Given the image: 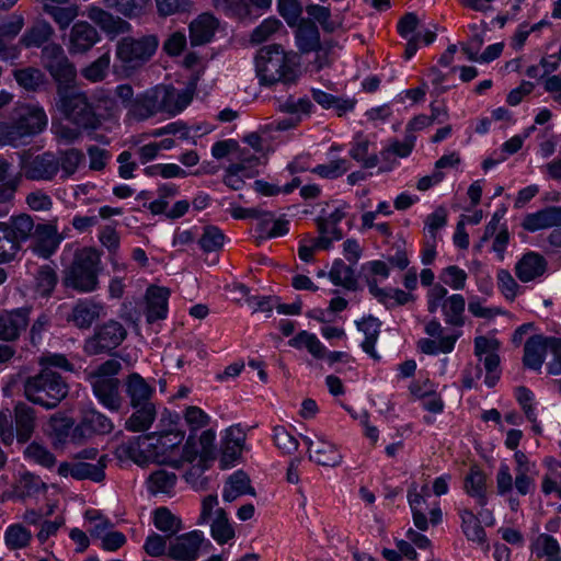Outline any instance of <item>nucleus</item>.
Instances as JSON below:
<instances>
[{"mask_svg": "<svg viewBox=\"0 0 561 561\" xmlns=\"http://www.w3.org/2000/svg\"><path fill=\"white\" fill-rule=\"evenodd\" d=\"M57 110L72 124L85 130H95L103 126L104 121L117 123L118 107L111 98L104 99L106 115L93 111L84 92L68 88H57Z\"/></svg>", "mask_w": 561, "mask_h": 561, "instance_id": "f257e3e1", "label": "nucleus"}, {"mask_svg": "<svg viewBox=\"0 0 561 561\" xmlns=\"http://www.w3.org/2000/svg\"><path fill=\"white\" fill-rule=\"evenodd\" d=\"M191 88L178 90L171 85L159 84L138 95L128 107V114L137 121L148 119L164 113L175 116L186 108L193 100Z\"/></svg>", "mask_w": 561, "mask_h": 561, "instance_id": "f03ea898", "label": "nucleus"}, {"mask_svg": "<svg viewBox=\"0 0 561 561\" xmlns=\"http://www.w3.org/2000/svg\"><path fill=\"white\" fill-rule=\"evenodd\" d=\"M296 66V55L286 53L279 45L261 48L256 57V73L265 85L294 81Z\"/></svg>", "mask_w": 561, "mask_h": 561, "instance_id": "7ed1b4c3", "label": "nucleus"}, {"mask_svg": "<svg viewBox=\"0 0 561 561\" xmlns=\"http://www.w3.org/2000/svg\"><path fill=\"white\" fill-rule=\"evenodd\" d=\"M101 253L94 248H82L66 268L62 283L79 293L94 291L99 286Z\"/></svg>", "mask_w": 561, "mask_h": 561, "instance_id": "20e7f679", "label": "nucleus"}, {"mask_svg": "<svg viewBox=\"0 0 561 561\" xmlns=\"http://www.w3.org/2000/svg\"><path fill=\"white\" fill-rule=\"evenodd\" d=\"M516 463L513 477L508 465L501 463L496 472V491L499 495L511 494L515 488L517 494L525 496L535 490L537 467L525 453L516 450L514 454Z\"/></svg>", "mask_w": 561, "mask_h": 561, "instance_id": "39448f33", "label": "nucleus"}, {"mask_svg": "<svg viewBox=\"0 0 561 561\" xmlns=\"http://www.w3.org/2000/svg\"><path fill=\"white\" fill-rule=\"evenodd\" d=\"M26 398L46 409H54L66 398L68 386L62 378L49 369L28 378L24 386Z\"/></svg>", "mask_w": 561, "mask_h": 561, "instance_id": "423d86ee", "label": "nucleus"}, {"mask_svg": "<svg viewBox=\"0 0 561 561\" xmlns=\"http://www.w3.org/2000/svg\"><path fill=\"white\" fill-rule=\"evenodd\" d=\"M122 368L116 359H108L95 370L88 374V380L99 402L111 411H118L122 405L119 381L115 377Z\"/></svg>", "mask_w": 561, "mask_h": 561, "instance_id": "0eeeda50", "label": "nucleus"}, {"mask_svg": "<svg viewBox=\"0 0 561 561\" xmlns=\"http://www.w3.org/2000/svg\"><path fill=\"white\" fill-rule=\"evenodd\" d=\"M33 228L34 221L27 214L0 221V264L10 262L18 255L22 242L31 238Z\"/></svg>", "mask_w": 561, "mask_h": 561, "instance_id": "6e6552de", "label": "nucleus"}, {"mask_svg": "<svg viewBox=\"0 0 561 561\" xmlns=\"http://www.w3.org/2000/svg\"><path fill=\"white\" fill-rule=\"evenodd\" d=\"M426 305L430 313L439 309L447 324L462 327L465 324L466 300L460 294L448 295V290L442 284H435L426 293Z\"/></svg>", "mask_w": 561, "mask_h": 561, "instance_id": "1a4fd4ad", "label": "nucleus"}, {"mask_svg": "<svg viewBox=\"0 0 561 561\" xmlns=\"http://www.w3.org/2000/svg\"><path fill=\"white\" fill-rule=\"evenodd\" d=\"M157 47L158 41L151 35L139 38L124 37L117 43L116 57L125 67L136 69L153 56Z\"/></svg>", "mask_w": 561, "mask_h": 561, "instance_id": "9d476101", "label": "nucleus"}, {"mask_svg": "<svg viewBox=\"0 0 561 561\" xmlns=\"http://www.w3.org/2000/svg\"><path fill=\"white\" fill-rule=\"evenodd\" d=\"M424 332L428 337L417 341V348L426 355L436 356L439 354H449L454 351L457 340L461 333L449 331L436 320H430L424 325Z\"/></svg>", "mask_w": 561, "mask_h": 561, "instance_id": "9b49d317", "label": "nucleus"}, {"mask_svg": "<svg viewBox=\"0 0 561 561\" xmlns=\"http://www.w3.org/2000/svg\"><path fill=\"white\" fill-rule=\"evenodd\" d=\"M41 60L43 67L49 72L58 87H64L76 79V68L59 44L51 43L44 46Z\"/></svg>", "mask_w": 561, "mask_h": 561, "instance_id": "f8f14e48", "label": "nucleus"}, {"mask_svg": "<svg viewBox=\"0 0 561 561\" xmlns=\"http://www.w3.org/2000/svg\"><path fill=\"white\" fill-rule=\"evenodd\" d=\"M21 175L31 181L51 182L58 175L56 154L50 151L24 154L20 162Z\"/></svg>", "mask_w": 561, "mask_h": 561, "instance_id": "ddd939ff", "label": "nucleus"}, {"mask_svg": "<svg viewBox=\"0 0 561 561\" xmlns=\"http://www.w3.org/2000/svg\"><path fill=\"white\" fill-rule=\"evenodd\" d=\"M125 328L117 321L111 320L101 325L93 336L88 339L84 351L89 355H98L116 348L126 339Z\"/></svg>", "mask_w": 561, "mask_h": 561, "instance_id": "4468645a", "label": "nucleus"}, {"mask_svg": "<svg viewBox=\"0 0 561 561\" xmlns=\"http://www.w3.org/2000/svg\"><path fill=\"white\" fill-rule=\"evenodd\" d=\"M13 119L27 138L41 134L48 124L45 110L37 103L18 104L13 108Z\"/></svg>", "mask_w": 561, "mask_h": 561, "instance_id": "2eb2a0df", "label": "nucleus"}, {"mask_svg": "<svg viewBox=\"0 0 561 561\" xmlns=\"http://www.w3.org/2000/svg\"><path fill=\"white\" fill-rule=\"evenodd\" d=\"M499 348L500 343L496 339L486 336H478L474 339V355L483 363L486 371L484 381L489 387L495 386L500 379Z\"/></svg>", "mask_w": 561, "mask_h": 561, "instance_id": "dca6fc26", "label": "nucleus"}, {"mask_svg": "<svg viewBox=\"0 0 561 561\" xmlns=\"http://www.w3.org/2000/svg\"><path fill=\"white\" fill-rule=\"evenodd\" d=\"M204 541V534L201 530L176 536L169 542L168 557L175 561H196Z\"/></svg>", "mask_w": 561, "mask_h": 561, "instance_id": "f3484780", "label": "nucleus"}, {"mask_svg": "<svg viewBox=\"0 0 561 561\" xmlns=\"http://www.w3.org/2000/svg\"><path fill=\"white\" fill-rule=\"evenodd\" d=\"M119 450L135 463L147 466L162 459L161 454L157 451L154 433L133 438L121 446Z\"/></svg>", "mask_w": 561, "mask_h": 561, "instance_id": "a211bd4d", "label": "nucleus"}, {"mask_svg": "<svg viewBox=\"0 0 561 561\" xmlns=\"http://www.w3.org/2000/svg\"><path fill=\"white\" fill-rule=\"evenodd\" d=\"M307 445L309 459L320 466L336 467L341 465L343 456L337 446L324 436L316 435V440L309 436L302 437Z\"/></svg>", "mask_w": 561, "mask_h": 561, "instance_id": "6ab92c4d", "label": "nucleus"}, {"mask_svg": "<svg viewBox=\"0 0 561 561\" xmlns=\"http://www.w3.org/2000/svg\"><path fill=\"white\" fill-rule=\"evenodd\" d=\"M31 237V250L43 259L50 257L62 240L57 227L51 224L34 225Z\"/></svg>", "mask_w": 561, "mask_h": 561, "instance_id": "aec40b11", "label": "nucleus"}, {"mask_svg": "<svg viewBox=\"0 0 561 561\" xmlns=\"http://www.w3.org/2000/svg\"><path fill=\"white\" fill-rule=\"evenodd\" d=\"M261 159L254 154L242 153V159L238 163L229 165L225 172L224 182L230 188L241 190L245 180L253 179L259 174Z\"/></svg>", "mask_w": 561, "mask_h": 561, "instance_id": "412c9836", "label": "nucleus"}, {"mask_svg": "<svg viewBox=\"0 0 561 561\" xmlns=\"http://www.w3.org/2000/svg\"><path fill=\"white\" fill-rule=\"evenodd\" d=\"M245 433L239 425L228 427L221 438L219 465L221 469L233 467L241 457Z\"/></svg>", "mask_w": 561, "mask_h": 561, "instance_id": "4be33fe9", "label": "nucleus"}, {"mask_svg": "<svg viewBox=\"0 0 561 561\" xmlns=\"http://www.w3.org/2000/svg\"><path fill=\"white\" fill-rule=\"evenodd\" d=\"M548 270L543 255L535 251L524 253L515 263L514 273L522 283L539 280Z\"/></svg>", "mask_w": 561, "mask_h": 561, "instance_id": "5701e85b", "label": "nucleus"}, {"mask_svg": "<svg viewBox=\"0 0 561 561\" xmlns=\"http://www.w3.org/2000/svg\"><path fill=\"white\" fill-rule=\"evenodd\" d=\"M30 311L25 308L0 313V340L14 341L27 328Z\"/></svg>", "mask_w": 561, "mask_h": 561, "instance_id": "b1692460", "label": "nucleus"}, {"mask_svg": "<svg viewBox=\"0 0 561 561\" xmlns=\"http://www.w3.org/2000/svg\"><path fill=\"white\" fill-rule=\"evenodd\" d=\"M554 339L543 335H534L527 340L524 346L523 362L527 368L539 370L545 362L547 351H552Z\"/></svg>", "mask_w": 561, "mask_h": 561, "instance_id": "393cba45", "label": "nucleus"}, {"mask_svg": "<svg viewBox=\"0 0 561 561\" xmlns=\"http://www.w3.org/2000/svg\"><path fill=\"white\" fill-rule=\"evenodd\" d=\"M426 495L427 485H423L421 490H419L417 485L413 483L408 490V502L412 511L413 523L415 527L422 531L428 529V505L426 502Z\"/></svg>", "mask_w": 561, "mask_h": 561, "instance_id": "a878e982", "label": "nucleus"}, {"mask_svg": "<svg viewBox=\"0 0 561 561\" xmlns=\"http://www.w3.org/2000/svg\"><path fill=\"white\" fill-rule=\"evenodd\" d=\"M184 432L169 431L165 433H154L157 451L161 454L162 459H157V463H168L173 467H180V461L173 457L175 448L183 442Z\"/></svg>", "mask_w": 561, "mask_h": 561, "instance_id": "bb28decb", "label": "nucleus"}, {"mask_svg": "<svg viewBox=\"0 0 561 561\" xmlns=\"http://www.w3.org/2000/svg\"><path fill=\"white\" fill-rule=\"evenodd\" d=\"M87 16L111 38L126 33L129 30V24L127 22L98 7H90L88 9Z\"/></svg>", "mask_w": 561, "mask_h": 561, "instance_id": "cd10ccee", "label": "nucleus"}, {"mask_svg": "<svg viewBox=\"0 0 561 561\" xmlns=\"http://www.w3.org/2000/svg\"><path fill=\"white\" fill-rule=\"evenodd\" d=\"M170 290L161 286H150L146 291L147 312L149 322L165 319L168 316V300Z\"/></svg>", "mask_w": 561, "mask_h": 561, "instance_id": "c85d7f7f", "label": "nucleus"}, {"mask_svg": "<svg viewBox=\"0 0 561 561\" xmlns=\"http://www.w3.org/2000/svg\"><path fill=\"white\" fill-rule=\"evenodd\" d=\"M100 37L96 30L88 22H77L70 32V53H85L94 44L99 42Z\"/></svg>", "mask_w": 561, "mask_h": 561, "instance_id": "c756f323", "label": "nucleus"}, {"mask_svg": "<svg viewBox=\"0 0 561 561\" xmlns=\"http://www.w3.org/2000/svg\"><path fill=\"white\" fill-rule=\"evenodd\" d=\"M218 27L217 19L210 13H202L190 24L192 45H203L211 41Z\"/></svg>", "mask_w": 561, "mask_h": 561, "instance_id": "7c9ffc66", "label": "nucleus"}, {"mask_svg": "<svg viewBox=\"0 0 561 561\" xmlns=\"http://www.w3.org/2000/svg\"><path fill=\"white\" fill-rule=\"evenodd\" d=\"M154 387L149 385L139 374H130L126 380V393L133 408L152 403Z\"/></svg>", "mask_w": 561, "mask_h": 561, "instance_id": "2f4dec72", "label": "nucleus"}, {"mask_svg": "<svg viewBox=\"0 0 561 561\" xmlns=\"http://www.w3.org/2000/svg\"><path fill=\"white\" fill-rule=\"evenodd\" d=\"M104 316V306L90 299L80 300L72 309L71 321L80 329H88Z\"/></svg>", "mask_w": 561, "mask_h": 561, "instance_id": "473e14b6", "label": "nucleus"}, {"mask_svg": "<svg viewBox=\"0 0 561 561\" xmlns=\"http://www.w3.org/2000/svg\"><path fill=\"white\" fill-rule=\"evenodd\" d=\"M561 225V207H548L527 215L523 220L524 229L537 231Z\"/></svg>", "mask_w": 561, "mask_h": 561, "instance_id": "72a5a7b5", "label": "nucleus"}, {"mask_svg": "<svg viewBox=\"0 0 561 561\" xmlns=\"http://www.w3.org/2000/svg\"><path fill=\"white\" fill-rule=\"evenodd\" d=\"M35 411L26 404H16L14 408L15 432L19 443H26L35 430Z\"/></svg>", "mask_w": 561, "mask_h": 561, "instance_id": "f704fd0d", "label": "nucleus"}, {"mask_svg": "<svg viewBox=\"0 0 561 561\" xmlns=\"http://www.w3.org/2000/svg\"><path fill=\"white\" fill-rule=\"evenodd\" d=\"M463 488L468 495L473 497L478 505L488 503L486 474L478 467H471L463 481Z\"/></svg>", "mask_w": 561, "mask_h": 561, "instance_id": "c9c22d12", "label": "nucleus"}, {"mask_svg": "<svg viewBox=\"0 0 561 561\" xmlns=\"http://www.w3.org/2000/svg\"><path fill=\"white\" fill-rule=\"evenodd\" d=\"M368 289L369 293L387 308L403 306L412 300V295L402 289L378 287L376 279L368 280Z\"/></svg>", "mask_w": 561, "mask_h": 561, "instance_id": "e433bc0d", "label": "nucleus"}, {"mask_svg": "<svg viewBox=\"0 0 561 561\" xmlns=\"http://www.w3.org/2000/svg\"><path fill=\"white\" fill-rule=\"evenodd\" d=\"M296 45L301 53H310L320 48V33L311 21L302 20L296 31Z\"/></svg>", "mask_w": 561, "mask_h": 561, "instance_id": "4c0bfd02", "label": "nucleus"}, {"mask_svg": "<svg viewBox=\"0 0 561 561\" xmlns=\"http://www.w3.org/2000/svg\"><path fill=\"white\" fill-rule=\"evenodd\" d=\"M531 552L545 561H561V547L556 538L548 534L538 535L530 546Z\"/></svg>", "mask_w": 561, "mask_h": 561, "instance_id": "58836bf2", "label": "nucleus"}, {"mask_svg": "<svg viewBox=\"0 0 561 561\" xmlns=\"http://www.w3.org/2000/svg\"><path fill=\"white\" fill-rule=\"evenodd\" d=\"M134 409L135 412L125 422V428L134 433L146 432L151 427L157 415L154 404L147 403Z\"/></svg>", "mask_w": 561, "mask_h": 561, "instance_id": "ea45409f", "label": "nucleus"}, {"mask_svg": "<svg viewBox=\"0 0 561 561\" xmlns=\"http://www.w3.org/2000/svg\"><path fill=\"white\" fill-rule=\"evenodd\" d=\"M56 160L60 179L65 181L78 171L79 167L84 161V153L80 149L69 148L59 151L58 154H56Z\"/></svg>", "mask_w": 561, "mask_h": 561, "instance_id": "a19ab883", "label": "nucleus"}, {"mask_svg": "<svg viewBox=\"0 0 561 561\" xmlns=\"http://www.w3.org/2000/svg\"><path fill=\"white\" fill-rule=\"evenodd\" d=\"M113 430V423L104 414L94 409L84 411L80 425L76 432L107 434Z\"/></svg>", "mask_w": 561, "mask_h": 561, "instance_id": "79ce46f5", "label": "nucleus"}, {"mask_svg": "<svg viewBox=\"0 0 561 561\" xmlns=\"http://www.w3.org/2000/svg\"><path fill=\"white\" fill-rule=\"evenodd\" d=\"M54 34V30L46 21L38 20L22 35L20 43L26 47H41L47 43Z\"/></svg>", "mask_w": 561, "mask_h": 561, "instance_id": "37998d69", "label": "nucleus"}, {"mask_svg": "<svg viewBox=\"0 0 561 561\" xmlns=\"http://www.w3.org/2000/svg\"><path fill=\"white\" fill-rule=\"evenodd\" d=\"M253 489L250 485V479L243 471L233 472L224 486L222 499L226 502H232L241 495L252 494Z\"/></svg>", "mask_w": 561, "mask_h": 561, "instance_id": "c03bdc74", "label": "nucleus"}, {"mask_svg": "<svg viewBox=\"0 0 561 561\" xmlns=\"http://www.w3.org/2000/svg\"><path fill=\"white\" fill-rule=\"evenodd\" d=\"M288 345L296 350H307L316 359H322L327 347L314 333L300 331L288 341Z\"/></svg>", "mask_w": 561, "mask_h": 561, "instance_id": "a18cd8bd", "label": "nucleus"}, {"mask_svg": "<svg viewBox=\"0 0 561 561\" xmlns=\"http://www.w3.org/2000/svg\"><path fill=\"white\" fill-rule=\"evenodd\" d=\"M461 519V530L466 538L477 543L485 542V531L481 526L478 517L469 510L462 508L459 511Z\"/></svg>", "mask_w": 561, "mask_h": 561, "instance_id": "49530a36", "label": "nucleus"}, {"mask_svg": "<svg viewBox=\"0 0 561 561\" xmlns=\"http://www.w3.org/2000/svg\"><path fill=\"white\" fill-rule=\"evenodd\" d=\"M311 94L319 105L327 110L334 108L339 116L352 111L355 105L353 100L340 99L319 89H312Z\"/></svg>", "mask_w": 561, "mask_h": 561, "instance_id": "de8ad7c7", "label": "nucleus"}, {"mask_svg": "<svg viewBox=\"0 0 561 561\" xmlns=\"http://www.w3.org/2000/svg\"><path fill=\"white\" fill-rule=\"evenodd\" d=\"M357 328L365 334V340L362 343L363 350L374 358H378L375 352V344L380 332V322L374 317L364 318L357 322Z\"/></svg>", "mask_w": 561, "mask_h": 561, "instance_id": "09e8293b", "label": "nucleus"}, {"mask_svg": "<svg viewBox=\"0 0 561 561\" xmlns=\"http://www.w3.org/2000/svg\"><path fill=\"white\" fill-rule=\"evenodd\" d=\"M153 525L168 537L175 535L183 528L181 518L172 514L167 507H159L153 512Z\"/></svg>", "mask_w": 561, "mask_h": 561, "instance_id": "8fccbe9b", "label": "nucleus"}, {"mask_svg": "<svg viewBox=\"0 0 561 561\" xmlns=\"http://www.w3.org/2000/svg\"><path fill=\"white\" fill-rule=\"evenodd\" d=\"M13 77L18 84L27 91H36L46 82L44 72L34 67L16 69Z\"/></svg>", "mask_w": 561, "mask_h": 561, "instance_id": "3c124183", "label": "nucleus"}, {"mask_svg": "<svg viewBox=\"0 0 561 561\" xmlns=\"http://www.w3.org/2000/svg\"><path fill=\"white\" fill-rule=\"evenodd\" d=\"M72 417L66 413L57 412L50 416L46 433L55 439L57 443H62L69 434V431L73 426Z\"/></svg>", "mask_w": 561, "mask_h": 561, "instance_id": "603ef678", "label": "nucleus"}, {"mask_svg": "<svg viewBox=\"0 0 561 561\" xmlns=\"http://www.w3.org/2000/svg\"><path fill=\"white\" fill-rule=\"evenodd\" d=\"M176 483V476L165 470H157L147 480L148 491L152 494H170Z\"/></svg>", "mask_w": 561, "mask_h": 561, "instance_id": "864d4df0", "label": "nucleus"}, {"mask_svg": "<svg viewBox=\"0 0 561 561\" xmlns=\"http://www.w3.org/2000/svg\"><path fill=\"white\" fill-rule=\"evenodd\" d=\"M210 533L219 545H224L234 537V529L221 508L216 511V517L210 525Z\"/></svg>", "mask_w": 561, "mask_h": 561, "instance_id": "5fc2aeb1", "label": "nucleus"}, {"mask_svg": "<svg viewBox=\"0 0 561 561\" xmlns=\"http://www.w3.org/2000/svg\"><path fill=\"white\" fill-rule=\"evenodd\" d=\"M26 139L28 138L14 119L12 123L0 122V148L8 146L16 148L25 144Z\"/></svg>", "mask_w": 561, "mask_h": 561, "instance_id": "6e6d98bb", "label": "nucleus"}, {"mask_svg": "<svg viewBox=\"0 0 561 561\" xmlns=\"http://www.w3.org/2000/svg\"><path fill=\"white\" fill-rule=\"evenodd\" d=\"M331 245L324 238L312 237L310 234L304 236L298 244V256L304 262H311L316 252L320 250H329Z\"/></svg>", "mask_w": 561, "mask_h": 561, "instance_id": "4d7b16f0", "label": "nucleus"}, {"mask_svg": "<svg viewBox=\"0 0 561 561\" xmlns=\"http://www.w3.org/2000/svg\"><path fill=\"white\" fill-rule=\"evenodd\" d=\"M32 533L21 524L10 525L4 533V541L9 549L18 550L28 546Z\"/></svg>", "mask_w": 561, "mask_h": 561, "instance_id": "13d9d810", "label": "nucleus"}, {"mask_svg": "<svg viewBox=\"0 0 561 561\" xmlns=\"http://www.w3.org/2000/svg\"><path fill=\"white\" fill-rule=\"evenodd\" d=\"M468 279L467 272L458 265H448L439 272L440 284L453 290H462Z\"/></svg>", "mask_w": 561, "mask_h": 561, "instance_id": "bf43d9fd", "label": "nucleus"}, {"mask_svg": "<svg viewBox=\"0 0 561 561\" xmlns=\"http://www.w3.org/2000/svg\"><path fill=\"white\" fill-rule=\"evenodd\" d=\"M111 64V54L110 50L102 54L96 60L91 62L89 66L81 70V75L84 79L90 82H99L102 81L110 68Z\"/></svg>", "mask_w": 561, "mask_h": 561, "instance_id": "052dcab7", "label": "nucleus"}, {"mask_svg": "<svg viewBox=\"0 0 561 561\" xmlns=\"http://www.w3.org/2000/svg\"><path fill=\"white\" fill-rule=\"evenodd\" d=\"M348 161L346 159L339 158L331 160L328 163L316 165L314 168L311 169V172L322 179L333 180L345 174L348 171Z\"/></svg>", "mask_w": 561, "mask_h": 561, "instance_id": "680f3d73", "label": "nucleus"}, {"mask_svg": "<svg viewBox=\"0 0 561 561\" xmlns=\"http://www.w3.org/2000/svg\"><path fill=\"white\" fill-rule=\"evenodd\" d=\"M329 277L334 285L345 288H353L356 284L353 270L342 260H335L333 262Z\"/></svg>", "mask_w": 561, "mask_h": 561, "instance_id": "e2e57ef3", "label": "nucleus"}, {"mask_svg": "<svg viewBox=\"0 0 561 561\" xmlns=\"http://www.w3.org/2000/svg\"><path fill=\"white\" fill-rule=\"evenodd\" d=\"M497 287L506 300L513 301L522 294V288L510 271L501 268L496 273Z\"/></svg>", "mask_w": 561, "mask_h": 561, "instance_id": "0e129e2a", "label": "nucleus"}, {"mask_svg": "<svg viewBox=\"0 0 561 561\" xmlns=\"http://www.w3.org/2000/svg\"><path fill=\"white\" fill-rule=\"evenodd\" d=\"M199 247L205 252H215L222 248L225 236L221 230L215 226H207L198 240Z\"/></svg>", "mask_w": 561, "mask_h": 561, "instance_id": "69168bd1", "label": "nucleus"}, {"mask_svg": "<svg viewBox=\"0 0 561 561\" xmlns=\"http://www.w3.org/2000/svg\"><path fill=\"white\" fill-rule=\"evenodd\" d=\"M274 445L280 450L283 454H293L298 448V440L297 438L287 431L286 427L282 425H277L273 428V435H272Z\"/></svg>", "mask_w": 561, "mask_h": 561, "instance_id": "338daca9", "label": "nucleus"}, {"mask_svg": "<svg viewBox=\"0 0 561 561\" xmlns=\"http://www.w3.org/2000/svg\"><path fill=\"white\" fill-rule=\"evenodd\" d=\"M24 456L47 468L53 467L56 461L55 456L46 447L36 442L31 443L25 448Z\"/></svg>", "mask_w": 561, "mask_h": 561, "instance_id": "774afa93", "label": "nucleus"}]
</instances>
